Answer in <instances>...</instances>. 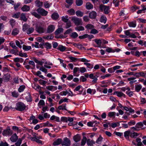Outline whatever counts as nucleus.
Segmentation results:
<instances>
[{
  "instance_id": "obj_1",
  "label": "nucleus",
  "mask_w": 146,
  "mask_h": 146,
  "mask_svg": "<svg viewBox=\"0 0 146 146\" xmlns=\"http://www.w3.org/2000/svg\"><path fill=\"white\" fill-rule=\"evenodd\" d=\"M42 23H38L35 26V31L39 34H42L46 31V29L44 27Z\"/></svg>"
},
{
  "instance_id": "obj_2",
  "label": "nucleus",
  "mask_w": 146,
  "mask_h": 146,
  "mask_svg": "<svg viewBox=\"0 0 146 146\" xmlns=\"http://www.w3.org/2000/svg\"><path fill=\"white\" fill-rule=\"evenodd\" d=\"M26 108V106L23 102H19L16 104L15 109L17 111H22L25 110Z\"/></svg>"
},
{
  "instance_id": "obj_3",
  "label": "nucleus",
  "mask_w": 146,
  "mask_h": 146,
  "mask_svg": "<svg viewBox=\"0 0 146 146\" xmlns=\"http://www.w3.org/2000/svg\"><path fill=\"white\" fill-rule=\"evenodd\" d=\"M71 20L76 25L78 26L82 25L83 23L81 19L73 17H72Z\"/></svg>"
},
{
  "instance_id": "obj_4",
  "label": "nucleus",
  "mask_w": 146,
  "mask_h": 146,
  "mask_svg": "<svg viewBox=\"0 0 146 146\" xmlns=\"http://www.w3.org/2000/svg\"><path fill=\"white\" fill-rule=\"evenodd\" d=\"M36 11L39 14L42 16H46L48 13V12L47 11L40 7L37 9Z\"/></svg>"
},
{
  "instance_id": "obj_5",
  "label": "nucleus",
  "mask_w": 146,
  "mask_h": 146,
  "mask_svg": "<svg viewBox=\"0 0 146 146\" xmlns=\"http://www.w3.org/2000/svg\"><path fill=\"white\" fill-rule=\"evenodd\" d=\"M100 8L101 11H104L105 14H108L110 12L109 6H107L102 5L100 6Z\"/></svg>"
},
{
  "instance_id": "obj_6",
  "label": "nucleus",
  "mask_w": 146,
  "mask_h": 146,
  "mask_svg": "<svg viewBox=\"0 0 146 146\" xmlns=\"http://www.w3.org/2000/svg\"><path fill=\"white\" fill-rule=\"evenodd\" d=\"M62 145L69 146L70 145V139L66 137L63 139V141L62 143Z\"/></svg>"
},
{
  "instance_id": "obj_7",
  "label": "nucleus",
  "mask_w": 146,
  "mask_h": 146,
  "mask_svg": "<svg viewBox=\"0 0 146 146\" xmlns=\"http://www.w3.org/2000/svg\"><path fill=\"white\" fill-rule=\"evenodd\" d=\"M13 133V131L9 128L4 130L2 134L3 136H10Z\"/></svg>"
},
{
  "instance_id": "obj_8",
  "label": "nucleus",
  "mask_w": 146,
  "mask_h": 146,
  "mask_svg": "<svg viewBox=\"0 0 146 146\" xmlns=\"http://www.w3.org/2000/svg\"><path fill=\"white\" fill-rule=\"evenodd\" d=\"M55 26L53 25H49L47 29V33H51L53 32L55 30Z\"/></svg>"
},
{
  "instance_id": "obj_9",
  "label": "nucleus",
  "mask_w": 146,
  "mask_h": 146,
  "mask_svg": "<svg viewBox=\"0 0 146 146\" xmlns=\"http://www.w3.org/2000/svg\"><path fill=\"white\" fill-rule=\"evenodd\" d=\"M33 60L36 63L39 64L41 66H42L43 63L45 64V62H46V60L45 59H42L41 61H39L35 57L33 58Z\"/></svg>"
},
{
  "instance_id": "obj_10",
  "label": "nucleus",
  "mask_w": 146,
  "mask_h": 146,
  "mask_svg": "<svg viewBox=\"0 0 146 146\" xmlns=\"http://www.w3.org/2000/svg\"><path fill=\"white\" fill-rule=\"evenodd\" d=\"M11 77V75L8 73L5 74L2 78L4 82H7L10 80Z\"/></svg>"
},
{
  "instance_id": "obj_11",
  "label": "nucleus",
  "mask_w": 146,
  "mask_h": 146,
  "mask_svg": "<svg viewBox=\"0 0 146 146\" xmlns=\"http://www.w3.org/2000/svg\"><path fill=\"white\" fill-rule=\"evenodd\" d=\"M25 99L28 102H31L32 101V97L29 92H27L25 94Z\"/></svg>"
},
{
  "instance_id": "obj_12",
  "label": "nucleus",
  "mask_w": 146,
  "mask_h": 146,
  "mask_svg": "<svg viewBox=\"0 0 146 146\" xmlns=\"http://www.w3.org/2000/svg\"><path fill=\"white\" fill-rule=\"evenodd\" d=\"M95 42L97 44V46H94L96 47H100L102 45V42L101 39H96L94 40Z\"/></svg>"
},
{
  "instance_id": "obj_13",
  "label": "nucleus",
  "mask_w": 146,
  "mask_h": 146,
  "mask_svg": "<svg viewBox=\"0 0 146 146\" xmlns=\"http://www.w3.org/2000/svg\"><path fill=\"white\" fill-rule=\"evenodd\" d=\"M18 139V137L16 133H14L13 135H12L11 138L10 139L12 142H16L17 139Z\"/></svg>"
},
{
  "instance_id": "obj_14",
  "label": "nucleus",
  "mask_w": 146,
  "mask_h": 146,
  "mask_svg": "<svg viewBox=\"0 0 146 146\" xmlns=\"http://www.w3.org/2000/svg\"><path fill=\"white\" fill-rule=\"evenodd\" d=\"M130 131L127 130L124 133L125 138L127 140L130 141L129 136L130 137Z\"/></svg>"
},
{
  "instance_id": "obj_15",
  "label": "nucleus",
  "mask_w": 146,
  "mask_h": 146,
  "mask_svg": "<svg viewBox=\"0 0 146 146\" xmlns=\"http://www.w3.org/2000/svg\"><path fill=\"white\" fill-rule=\"evenodd\" d=\"M96 13L94 11H92L89 13V17L92 19H94L96 16Z\"/></svg>"
},
{
  "instance_id": "obj_16",
  "label": "nucleus",
  "mask_w": 146,
  "mask_h": 146,
  "mask_svg": "<svg viewBox=\"0 0 146 146\" xmlns=\"http://www.w3.org/2000/svg\"><path fill=\"white\" fill-rule=\"evenodd\" d=\"M62 139L60 138H58L55 140L53 143V145H57L62 144Z\"/></svg>"
},
{
  "instance_id": "obj_17",
  "label": "nucleus",
  "mask_w": 146,
  "mask_h": 146,
  "mask_svg": "<svg viewBox=\"0 0 146 146\" xmlns=\"http://www.w3.org/2000/svg\"><path fill=\"white\" fill-rule=\"evenodd\" d=\"M116 94L117 96L118 97H121L123 96L125 97V95L122 92L119 91H115L113 93V95Z\"/></svg>"
},
{
  "instance_id": "obj_18",
  "label": "nucleus",
  "mask_w": 146,
  "mask_h": 146,
  "mask_svg": "<svg viewBox=\"0 0 146 146\" xmlns=\"http://www.w3.org/2000/svg\"><path fill=\"white\" fill-rule=\"evenodd\" d=\"M73 139L76 142H78L81 139V136L80 135L77 134L73 137Z\"/></svg>"
},
{
  "instance_id": "obj_19",
  "label": "nucleus",
  "mask_w": 146,
  "mask_h": 146,
  "mask_svg": "<svg viewBox=\"0 0 146 146\" xmlns=\"http://www.w3.org/2000/svg\"><path fill=\"white\" fill-rule=\"evenodd\" d=\"M95 143V141L93 140H91L90 139H88L87 140V144L88 146H93V144Z\"/></svg>"
},
{
  "instance_id": "obj_20",
  "label": "nucleus",
  "mask_w": 146,
  "mask_h": 146,
  "mask_svg": "<svg viewBox=\"0 0 146 146\" xmlns=\"http://www.w3.org/2000/svg\"><path fill=\"white\" fill-rule=\"evenodd\" d=\"M21 10L23 11L27 12L30 10V7L29 6L24 5L21 8Z\"/></svg>"
},
{
  "instance_id": "obj_21",
  "label": "nucleus",
  "mask_w": 146,
  "mask_h": 146,
  "mask_svg": "<svg viewBox=\"0 0 146 146\" xmlns=\"http://www.w3.org/2000/svg\"><path fill=\"white\" fill-rule=\"evenodd\" d=\"M51 17L53 20H56L59 17V15L57 13H53L51 15Z\"/></svg>"
},
{
  "instance_id": "obj_22",
  "label": "nucleus",
  "mask_w": 146,
  "mask_h": 146,
  "mask_svg": "<svg viewBox=\"0 0 146 146\" xmlns=\"http://www.w3.org/2000/svg\"><path fill=\"white\" fill-rule=\"evenodd\" d=\"M31 13L32 15L38 19H40L41 17L38 13V14L36 12L34 11H32L31 12Z\"/></svg>"
},
{
  "instance_id": "obj_23",
  "label": "nucleus",
  "mask_w": 146,
  "mask_h": 146,
  "mask_svg": "<svg viewBox=\"0 0 146 146\" xmlns=\"http://www.w3.org/2000/svg\"><path fill=\"white\" fill-rule=\"evenodd\" d=\"M66 104H62V105L59 106L58 107V109L59 110H65L67 111H68L66 108Z\"/></svg>"
},
{
  "instance_id": "obj_24",
  "label": "nucleus",
  "mask_w": 146,
  "mask_h": 146,
  "mask_svg": "<svg viewBox=\"0 0 146 146\" xmlns=\"http://www.w3.org/2000/svg\"><path fill=\"white\" fill-rule=\"evenodd\" d=\"M67 14L70 15H72L75 14V11L73 9H71L67 11Z\"/></svg>"
},
{
  "instance_id": "obj_25",
  "label": "nucleus",
  "mask_w": 146,
  "mask_h": 146,
  "mask_svg": "<svg viewBox=\"0 0 146 146\" xmlns=\"http://www.w3.org/2000/svg\"><path fill=\"white\" fill-rule=\"evenodd\" d=\"M35 3L36 6L37 7H41L43 5V2L38 0L35 1Z\"/></svg>"
},
{
  "instance_id": "obj_26",
  "label": "nucleus",
  "mask_w": 146,
  "mask_h": 146,
  "mask_svg": "<svg viewBox=\"0 0 146 146\" xmlns=\"http://www.w3.org/2000/svg\"><path fill=\"white\" fill-rule=\"evenodd\" d=\"M93 7V5L90 2H87L86 4V8L87 9H90Z\"/></svg>"
},
{
  "instance_id": "obj_27",
  "label": "nucleus",
  "mask_w": 146,
  "mask_h": 146,
  "mask_svg": "<svg viewBox=\"0 0 146 146\" xmlns=\"http://www.w3.org/2000/svg\"><path fill=\"white\" fill-rule=\"evenodd\" d=\"M66 49V47L62 45H59L57 48V49L60 50L61 52H64L65 50Z\"/></svg>"
},
{
  "instance_id": "obj_28",
  "label": "nucleus",
  "mask_w": 146,
  "mask_h": 146,
  "mask_svg": "<svg viewBox=\"0 0 146 146\" xmlns=\"http://www.w3.org/2000/svg\"><path fill=\"white\" fill-rule=\"evenodd\" d=\"M100 21L101 23H103L105 24L107 21V18L105 16H102L100 17Z\"/></svg>"
},
{
  "instance_id": "obj_29",
  "label": "nucleus",
  "mask_w": 146,
  "mask_h": 146,
  "mask_svg": "<svg viewBox=\"0 0 146 146\" xmlns=\"http://www.w3.org/2000/svg\"><path fill=\"white\" fill-rule=\"evenodd\" d=\"M63 29L62 28H58L55 32V35H58L59 34L63 32Z\"/></svg>"
},
{
  "instance_id": "obj_30",
  "label": "nucleus",
  "mask_w": 146,
  "mask_h": 146,
  "mask_svg": "<svg viewBox=\"0 0 146 146\" xmlns=\"http://www.w3.org/2000/svg\"><path fill=\"white\" fill-rule=\"evenodd\" d=\"M19 31L17 28H15L13 29L12 32V35H13L15 36L19 34Z\"/></svg>"
},
{
  "instance_id": "obj_31",
  "label": "nucleus",
  "mask_w": 146,
  "mask_h": 146,
  "mask_svg": "<svg viewBox=\"0 0 146 146\" xmlns=\"http://www.w3.org/2000/svg\"><path fill=\"white\" fill-rule=\"evenodd\" d=\"M54 38V36L51 35L48 36H44L43 38L44 39H46L48 40H52Z\"/></svg>"
},
{
  "instance_id": "obj_32",
  "label": "nucleus",
  "mask_w": 146,
  "mask_h": 146,
  "mask_svg": "<svg viewBox=\"0 0 146 146\" xmlns=\"http://www.w3.org/2000/svg\"><path fill=\"white\" fill-rule=\"evenodd\" d=\"M87 139L86 137L84 136L81 141V145L84 146L86 144V142H87Z\"/></svg>"
},
{
  "instance_id": "obj_33",
  "label": "nucleus",
  "mask_w": 146,
  "mask_h": 146,
  "mask_svg": "<svg viewBox=\"0 0 146 146\" xmlns=\"http://www.w3.org/2000/svg\"><path fill=\"white\" fill-rule=\"evenodd\" d=\"M44 46L46 48V49H50L51 48V44L48 42H45L44 44Z\"/></svg>"
},
{
  "instance_id": "obj_34",
  "label": "nucleus",
  "mask_w": 146,
  "mask_h": 146,
  "mask_svg": "<svg viewBox=\"0 0 146 146\" xmlns=\"http://www.w3.org/2000/svg\"><path fill=\"white\" fill-rule=\"evenodd\" d=\"M62 20L65 23H66L69 21L68 16L67 15L65 16H62L61 18Z\"/></svg>"
},
{
  "instance_id": "obj_35",
  "label": "nucleus",
  "mask_w": 146,
  "mask_h": 146,
  "mask_svg": "<svg viewBox=\"0 0 146 146\" xmlns=\"http://www.w3.org/2000/svg\"><path fill=\"white\" fill-rule=\"evenodd\" d=\"M20 19L21 20H23L24 21H26L27 20L25 14L24 13H22L21 15Z\"/></svg>"
},
{
  "instance_id": "obj_36",
  "label": "nucleus",
  "mask_w": 146,
  "mask_h": 146,
  "mask_svg": "<svg viewBox=\"0 0 146 146\" xmlns=\"http://www.w3.org/2000/svg\"><path fill=\"white\" fill-rule=\"evenodd\" d=\"M138 135V134L137 133L130 132V137L131 138H135Z\"/></svg>"
},
{
  "instance_id": "obj_37",
  "label": "nucleus",
  "mask_w": 146,
  "mask_h": 146,
  "mask_svg": "<svg viewBox=\"0 0 146 146\" xmlns=\"http://www.w3.org/2000/svg\"><path fill=\"white\" fill-rule=\"evenodd\" d=\"M33 88L38 91L41 87L38 84H35L32 86Z\"/></svg>"
},
{
  "instance_id": "obj_38",
  "label": "nucleus",
  "mask_w": 146,
  "mask_h": 146,
  "mask_svg": "<svg viewBox=\"0 0 146 146\" xmlns=\"http://www.w3.org/2000/svg\"><path fill=\"white\" fill-rule=\"evenodd\" d=\"M135 90L137 92H139L142 88V86L141 85H135Z\"/></svg>"
},
{
  "instance_id": "obj_39",
  "label": "nucleus",
  "mask_w": 146,
  "mask_h": 146,
  "mask_svg": "<svg viewBox=\"0 0 146 146\" xmlns=\"http://www.w3.org/2000/svg\"><path fill=\"white\" fill-rule=\"evenodd\" d=\"M23 48L25 50L28 51L31 49V47L30 46H26L25 45H23Z\"/></svg>"
},
{
  "instance_id": "obj_40",
  "label": "nucleus",
  "mask_w": 146,
  "mask_h": 146,
  "mask_svg": "<svg viewBox=\"0 0 146 146\" xmlns=\"http://www.w3.org/2000/svg\"><path fill=\"white\" fill-rule=\"evenodd\" d=\"M76 30L80 31H83L84 30V27L82 26H78L75 28Z\"/></svg>"
},
{
  "instance_id": "obj_41",
  "label": "nucleus",
  "mask_w": 146,
  "mask_h": 146,
  "mask_svg": "<svg viewBox=\"0 0 146 146\" xmlns=\"http://www.w3.org/2000/svg\"><path fill=\"white\" fill-rule=\"evenodd\" d=\"M76 14L78 17H82L84 15V13L80 11H78L76 12Z\"/></svg>"
},
{
  "instance_id": "obj_42",
  "label": "nucleus",
  "mask_w": 146,
  "mask_h": 146,
  "mask_svg": "<svg viewBox=\"0 0 146 146\" xmlns=\"http://www.w3.org/2000/svg\"><path fill=\"white\" fill-rule=\"evenodd\" d=\"M103 139V138L100 135L99 137L96 141V142L97 144H100L101 143Z\"/></svg>"
},
{
  "instance_id": "obj_43",
  "label": "nucleus",
  "mask_w": 146,
  "mask_h": 146,
  "mask_svg": "<svg viewBox=\"0 0 146 146\" xmlns=\"http://www.w3.org/2000/svg\"><path fill=\"white\" fill-rule=\"evenodd\" d=\"M76 3L77 6H80L82 5L83 1L82 0H76Z\"/></svg>"
},
{
  "instance_id": "obj_44",
  "label": "nucleus",
  "mask_w": 146,
  "mask_h": 146,
  "mask_svg": "<svg viewBox=\"0 0 146 146\" xmlns=\"http://www.w3.org/2000/svg\"><path fill=\"white\" fill-rule=\"evenodd\" d=\"M18 52V51L17 49L15 50L11 49L10 51V52L11 54H14L15 55H18V54L17 53Z\"/></svg>"
},
{
  "instance_id": "obj_45",
  "label": "nucleus",
  "mask_w": 146,
  "mask_h": 146,
  "mask_svg": "<svg viewBox=\"0 0 146 146\" xmlns=\"http://www.w3.org/2000/svg\"><path fill=\"white\" fill-rule=\"evenodd\" d=\"M34 31V29L33 27L29 28L27 30V33L28 34H29L32 33Z\"/></svg>"
},
{
  "instance_id": "obj_46",
  "label": "nucleus",
  "mask_w": 146,
  "mask_h": 146,
  "mask_svg": "<svg viewBox=\"0 0 146 146\" xmlns=\"http://www.w3.org/2000/svg\"><path fill=\"white\" fill-rule=\"evenodd\" d=\"M25 85H23L20 86L18 89V90L19 92H23L25 89Z\"/></svg>"
},
{
  "instance_id": "obj_47",
  "label": "nucleus",
  "mask_w": 146,
  "mask_h": 146,
  "mask_svg": "<svg viewBox=\"0 0 146 146\" xmlns=\"http://www.w3.org/2000/svg\"><path fill=\"white\" fill-rule=\"evenodd\" d=\"M79 68L78 67H75L74 68L73 70V73L74 74V76H78L79 74H76L79 70Z\"/></svg>"
},
{
  "instance_id": "obj_48",
  "label": "nucleus",
  "mask_w": 146,
  "mask_h": 146,
  "mask_svg": "<svg viewBox=\"0 0 146 146\" xmlns=\"http://www.w3.org/2000/svg\"><path fill=\"white\" fill-rule=\"evenodd\" d=\"M85 28L87 29H90L94 28V26L91 24H88L87 25Z\"/></svg>"
},
{
  "instance_id": "obj_49",
  "label": "nucleus",
  "mask_w": 146,
  "mask_h": 146,
  "mask_svg": "<svg viewBox=\"0 0 146 146\" xmlns=\"http://www.w3.org/2000/svg\"><path fill=\"white\" fill-rule=\"evenodd\" d=\"M29 26L27 24H25L23 27V31H25L28 29L29 28Z\"/></svg>"
},
{
  "instance_id": "obj_50",
  "label": "nucleus",
  "mask_w": 146,
  "mask_h": 146,
  "mask_svg": "<svg viewBox=\"0 0 146 146\" xmlns=\"http://www.w3.org/2000/svg\"><path fill=\"white\" fill-rule=\"evenodd\" d=\"M129 26L130 27H136V23L133 22H131L128 23Z\"/></svg>"
},
{
  "instance_id": "obj_51",
  "label": "nucleus",
  "mask_w": 146,
  "mask_h": 146,
  "mask_svg": "<svg viewBox=\"0 0 146 146\" xmlns=\"http://www.w3.org/2000/svg\"><path fill=\"white\" fill-rule=\"evenodd\" d=\"M66 23V24L65 26V28L66 29L69 28L72 26V23L70 21H69Z\"/></svg>"
},
{
  "instance_id": "obj_52",
  "label": "nucleus",
  "mask_w": 146,
  "mask_h": 146,
  "mask_svg": "<svg viewBox=\"0 0 146 146\" xmlns=\"http://www.w3.org/2000/svg\"><path fill=\"white\" fill-rule=\"evenodd\" d=\"M115 113L114 112H110L108 113V116L110 117H115Z\"/></svg>"
},
{
  "instance_id": "obj_53",
  "label": "nucleus",
  "mask_w": 146,
  "mask_h": 146,
  "mask_svg": "<svg viewBox=\"0 0 146 146\" xmlns=\"http://www.w3.org/2000/svg\"><path fill=\"white\" fill-rule=\"evenodd\" d=\"M70 36L71 37L75 38L78 36V35L76 33L74 32L72 33Z\"/></svg>"
},
{
  "instance_id": "obj_54",
  "label": "nucleus",
  "mask_w": 146,
  "mask_h": 146,
  "mask_svg": "<svg viewBox=\"0 0 146 146\" xmlns=\"http://www.w3.org/2000/svg\"><path fill=\"white\" fill-rule=\"evenodd\" d=\"M119 123L116 122L111 123V125H110V126H111L113 128H114L117 126H119Z\"/></svg>"
},
{
  "instance_id": "obj_55",
  "label": "nucleus",
  "mask_w": 146,
  "mask_h": 146,
  "mask_svg": "<svg viewBox=\"0 0 146 146\" xmlns=\"http://www.w3.org/2000/svg\"><path fill=\"white\" fill-rule=\"evenodd\" d=\"M20 15V13L19 12H18L14 14L12 16V17L13 18L18 19L19 18Z\"/></svg>"
},
{
  "instance_id": "obj_56",
  "label": "nucleus",
  "mask_w": 146,
  "mask_h": 146,
  "mask_svg": "<svg viewBox=\"0 0 146 146\" xmlns=\"http://www.w3.org/2000/svg\"><path fill=\"white\" fill-rule=\"evenodd\" d=\"M42 66L40 67L39 70L42 72H44L45 73H47V70L42 65Z\"/></svg>"
},
{
  "instance_id": "obj_57",
  "label": "nucleus",
  "mask_w": 146,
  "mask_h": 146,
  "mask_svg": "<svg viewBox=\"0 0 146 146\" xmlns=\"http://www.w3.org/2000/svg\"><path fill=\"white\" fill-rule=\"evenodd\" d=\"M21 57H24L25 58H26L28 56V55L27 53H23L22 52H19V54H18Z\"/></svg>"
},
{
  "instance_id": "obj_58",
  "label": "nucleus",
  "mask_w": 146,
  "mask_h": 146,
  "mask_svg": "<svg viewBox=\"0 0 146 146\" xmlns=\"http://www.w3.org/2000/svg\"><path fill=\"white\" fill-rule=\"evenodd\" d=\"M79 70L81 73H83L86 72V70L84 67H80L79 68Z\"/></svg>"
},
{
  "instance_id": "obj_59",
  "label": "nucleus",
  "mask_w": 146,
  "mask_h": 146,
  "mask_svg": "<svg viewBox=\"0 0 146 146\" xmlns=\"http://www.w3.org/2000/svg\"><path fill=\"white\" fill-rule=\"evenodd\" d=\"M22 143V140L21 139L19 138L17 141L15 143V145L16 146H20Z\"/></svg>"
},
{
  "instance_id": "obj_60",
  "label": "nucleus",
  "mask_w": 146,
  "mask_h": 146,
  "mask_svg": "<svg viewBox=\"0 0 146 146\" xmlns=\"http://www.w3.org/2000/svg\"><path fill=\"white\" fill-rule=\"evenodd\" d=\"M137 21L139 22H141L143 23H146V20L142 18H139L137 19Z\"/></svg>"
},
{
  "instance_id": "obj_61",
  "label": "nucleus",
  "mask_w": 146,
  "mask_h": 146,
  "mask_svg": "<svg viewBox=\"0 0 146 146\" xmlns=\"http://www.w3.org/2000/svg\"><path fill=\"white\" fill-rule=\"evenodd\" d=\"M39 83L41 85H45L47 83V82L46 81L42 79H40L39 80Z\"/></svg>"
},
{
  "instance_id": "obj_62",
  "label": "nucleus",
  "mask_w": 146,
  "mask_h": 146,
  "mask_svg": "<svg viewBox=\"0 0 146 146\" xmlns=\"http://www.w3.org/2000/svg\"><path fill=\"white\" fill-rule=\"evenodd\" d=\"M11 94L12 96L15 98H17L19 96L18 93L15 91H14L12 92Z\"/></svg>"
},
{
  "instance_id": "obj_63",
  "label": "nucleus",
  "mask_w": 146,
  "mask_h": 146,
  "mask_svg": "<svg viewBox=\"0 0 146 146\" xmlns=\"http://www.w3.org/2000/svg\"><path fill=\"white\" fill-rule=\"evenodd\" d=\"M72 31V29L70 28L67 29L64 33V35L69 34Z\"/></svg>"
},
{
  "instance_id": "obj_64",
  "label": "nucleus",
  "mask_w": 146,
  "mask_h": 146,
  "mask_svg": "<svg viewBox=\"0 0 146 146\" xmlns=\"http://www.w3.org/2000/svg\"><path fill=\"white\" fill-rule=\"evenodd\" d=\"M84 64L86 65L88 68L90 69H92L93 68V65L89 63H84Z\"/></svg>"
}]
</instances>
